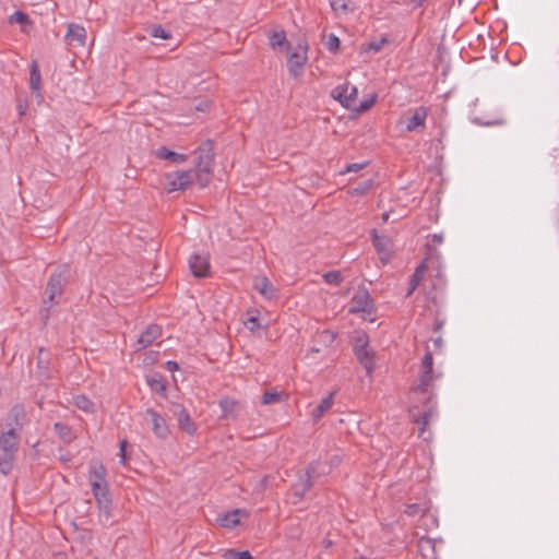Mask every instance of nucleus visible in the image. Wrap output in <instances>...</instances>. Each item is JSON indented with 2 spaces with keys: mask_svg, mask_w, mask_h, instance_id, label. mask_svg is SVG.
I'll return each instance as SVG.
<instances>
[{
  "mask_svg": "<svg viewBox=\"0 0 559 559\" xmlns=\"http://www.w3.org/2000/svg\"><path fill=\"white\" fill-rule=\"evenodd\" d=\"M212 170V154H201L197 159L194 169L176 170L165 174V190L167 192L185 191L194 183L200 188H205L211 181Z\"/></svg>",
  "mask_w": 559,
  "mask_h": 559,
  "instance_id": "obj_1",
  "label": "nucleus"
},
{
  "mask_svg": "<svg viewBox=\"0 0 559 559\" xmlns=\"http://www.w3.org/2000/svg\"><path fill=\"white\" fill-rule=\"evenodd\" d=\"M107 471L99 460L91 461L88 465V481L93 496L100 511L109 513L111 499L106 480Z\"/></svg>",
  "mask_w": 559,
  "mask_h": 559,
  "instance_id": "obj_2",
  "label": "nucleus"
},
{
  "mask_svg": "<svg viewBox=\"0 0 559 559\" xmlns=\"http://www.w3.org/2000/svg\"><path fill=\"white\" fill-rule=\"evenodd\" d=\"M332 96L343 107L359 114L369 110L376 104L378 98L376 93H371L365 95L362 99L359 100L357 86L350 84L349 82H345L336 86L332 91Z\"/></svg>",
  "mask_w": 559,
  "mask_h": 559,
  "instance_id": "obj_3",
  "label": "nucleus"
},
{
  "mask_svg": "<svg viewBox=\"0 0 559 559\" xmlns=\"http://www.w3.org/2000/svg\"><path fill=\"white\" fill-rule=\"evenodd\" d=\"M442 377L440 371L433 370V358L431 353H426L421 359V370L413 384L409 395L412 399H418L420 394H428L426 400L430 402L433 394V382Z\"/></svg>",
  "mask_w": 559,
  "mask_h": 559,
  "instance_id": "obj_4",
  "label": "nucleus"
},
{
  "mask_svg": "<svg viewBox=\"0 0 559 559\" xmlns=\"http://www.w3.org/2000/svg\"><path fill=\"white\" fill-rule=\"evenodd\" d=\"M309 45L305 38L298 39L295 44L288 45L286 49V67L293 78H300L304 74L308 62Z\"/></svg>",
  "mask_w": 559,
  "mask_h": 559,
  "instance_id": "obj_5",
  "label": "nucleus"
},
{
  "mask_svg": "<svg viewBox=\"0 0 559 559\" xmlns=\"http://www.w3.org/2000/svg\"><path fill=\"white\" fill-rule=\"evenodd\" d=\"M19 448V436L14 429L0 433V469L3 474L11 471Z\"/></svg>",
  "mask_w": 559,
  "mask_h": 559,
  "instance_id": "obj_6",
  "label": "nucleus"
},
{
  "mask_svg": "<svg viewBox=\"0 0 559 559\" xmlns=\"http://www.w3.org/2000/svg\"><path fill=\"white\" fill-rule=\"evenodd\" d=\"M353 350L359 364L366 369L367 374L371 376L374 369V353L369 348L368 335L358 332L354 338Z\"/></svg>",
  "mask_w": 559,
  "mask_h": 559,
  "instance_id": "obj_7",
  "label": "nucleus"
},
{
  "mask_svg": "<svg viewBox=\"0 0 559 559\" xmlns=\"http://www.w3.org/2000/svg\"><path fill=\"white\" fill-rule=\"evenodd\" d=\"M430 272V276L435 277L433 286H442L444 284L443 275L441 273L440 263L437 259L428 258L416 269L411 280V293L424 280L425 273Z\"/></svg>",
  "mask_w": 559,
  "mask_h": 559,
  "instance_id": "obj_8",
  "label": "nucleus"
},
{
  "mask_svg": "<svg viewBox=\"0 0 559 559\" xmlns=\"http://www.w3.org/2000/svg\"><path fill=\"white\" fill-rule=\"evenodd\" d=\"M428 117V110L425 107H418L414 109L411 117L401 119L399 126H402L405 131L413 132L418 129H424L426 119Z\"/></svg>",
  "mask_w": 559,
  "mask_h": 559,
  "instance_id": "obj_9",
  "label": "nucleus"
},
{
  "mask_svg": "<svg viewBox=\"0 0 559 559\" xmlns=\"http://www.w3.org/2000/svg\"><path fill=\"white\" fill-rule=\"evenodd\" d=\"M253 288L269 301L276 300L278 290L264 275H258L253 280Z\"/></svg>",
  "mask_w": 559,
  "mask_h": 559,
  "instance_id": "obj_10",
  "label": "nucleus"
},
{
  "mask_svg": "<svg viewBox=\"0 0 559 559\" xmlns=\"http://www.w3.org/2000/svg\"><path fill=\"white\" fill-rule=\"evenodd\" d=\"M246 518L248 513L245 510L236 509L218 516L217 522L222 527L231 530L240 525L241 520Z\"/></svg>",
  "mask_w": 559,
  "mask_h": 559,
  "instance_id": "obj_11",
  "label": "nucleus"
},
{
  "mask_svg": "<svg viewBox=\"0 0 559 559\" xmlns=\"http://www.w3.org/2000/svg\"><path fill=\"white\" fill-rule=\"evenodd\" d=\"M373 235V246L377 252L380 254V259L383 263H386L392 254L393 245L392 240L386 236H380L376 231Z\"/></svg>",
  "mask_w": 559,
  "mask_h": 559,
  "instance_id": "obj_12",
  "label": "nucleus"
},
{
  "mask_svg": "<svg viewBox=\"0 0 559 559\" xmlns=\"http://www.w3.org/2000/svg\"><path fill=\"white\" fill-rule=\"evenodd\" d=\"M66 40L69 45L83 47L86 40V29L79 24L71 23L68 25Z\"/></svg>",
  "mask_w": 559,
  "mask_h": 559,
  "instance_id": "obj_13",
  "label": "nucleus"
},
{
  "mask_svg": "<svg viewBox=\"0 0 559 559\" xmlns=\"http://www.w3.org/2000/svg\"><path fill=\"white\" fill-rule=\"evenodd\" d=\"M146 415L151 419L152 429L155 436L163 439L166 438L169 435V427L165 418L153 409H147Z\"/></svg>",
  "mask_w": 559,
  "mask_h": 559,
  "instance_id": "obj_14",
  "label": "nucleus"
},
{
  "mask_svg": "<svg viewBox=\"0 0 559 559\" xmlns=\"http://www.w3.org/2000/svg\"><path fill=\"white\" fill-rule=\"evenodd\" d=\"M154 156L158 159L168 160L173 165H181L188 160V156L186 154L171 151L166 146L156 148L154 151Z\"/></svg>",
  "mask_w": 559,
  "mask_h": 559,
  "instance_id": "obj_15",
  "label": "nucleus"
},
{
  "mask_svg": "<svg viewBox=\"0 0 559 559\" xmlns=\"http://www.w3.org/2000/svg\"><path fill=\"white\" fill-rule=\"evenodd\" d=\"M189 265L194 276L202 277L209 273L210 262L206 255H192L189 260Z\"/></svg>",
  "mask_w": 559,
  "mask_h": 559,
  "instance_id": "obj_16",
  "label": "nucleus"
},
{
  "mask_svg": "<svg viewBox=\"0 0 559 559\" xmlns=\"http://www.w3.org/2000/svg\"><path fill=\"white\" fill-rule=\"evenodd\" d=\"M178 427L189 436H194L198 431L197 424L192 420L190 415L185 408H181L177 414Z\"/></svg>",
  "mask_w": 559,
  "mask_h": 559,
  "instance_id": "obj_17",
  "label": "nucleus"
},
{
  "mask_svg": "<svg viewBox=\"0 0 559 559\" xmlns=\"http://www.w3.org/2000/svg\"><path fill=\"white\" fill-rule=\"evenodd\" d=\"M388 44H389V38L386 36H381L377 39L361 44L359 46L358 52L360 56L378 53Z\"/></svg>",
  "mask_w": 559,
  "mask_h": 559,
  "instance_id": "obj_18",
  "label": "nucleus"
},
{
  "mask_svg": "<svg viewBox=\"0 0 559 559\" xmlns=\"http://www.w3.org/2000/svg\"><path fill=\"white\" fill-rule=\"evenodd\" d=\"M63 283L60 275H52L46 287V295L50 304L56 302V298L62 294Z\"/></svg>",
  "mask_w": 559,
  "mask_h": 559,
  "instance_id": "obj_19",
  "label": "nucleus"
},
{
  "mask_svg": "<svg viewBox=\"0 0 559 559\" xmlns=\"http://www.w3.org/2000/svg\"><path fill=\"white\" fill-rule=\"evenodd\" d=\"M243 325L251 333H257L262 329H266V325L261 323L260 311L257 309H251L247 311V318L243 321Z\"/></svg>",
  "mask_w": 559,
  "mask_h": 559,
  "instance_id": "obj_20",
  "label": "nucleus"
},
{
  "mask_svg": "<svg viewBox=\"0 0 559 559\" xmlns=\"http://www.w3.org/2000/svg\"><path fill=\"white\" fill-rule=\"evenodd\" d=\"M29 87L37 97H41V75L36 61H33L29 67Z\"/></svg>",
  "mask_w": 559,
  "mask_h": 559,
  "instance_id": "obj_21",
  "label": "nucleus"
},
{
  "mask_svg": "<svg viewBox=\"0 0 559 559\" xmlns=\"http://www.w3.org/2000/svg\"><path fill=\"white\" fill-rule=\"evenodd\" d=\"M369 307V296L366 292L356 294L350 301V312L366 311Z\"/></svg>",
  "mask_w": 559,
  "mask_h": 559,
  "instance_id": "obj_22",
  "label": "nucleus"
},
{
  "mask_svg": "<svg viewBox=\"0 0 559 559\" xmlns=\"http://www.w3.org/2000/svg\"><path fill=\"white\" fill-rule=\"evenodd\" d=\"M269 44L274 50H282L283 48L287 49L288 45H292V43L287 41L286 35L283 31L273 32L269 36Z\"/></svg>",
  "mask_w": 559,
  "mask_h": 559,
  "instance_id": "obj_23",
  "label": "nucleus"
},
{
  "mask_svg": "<svg viewBox=\"0 0 559 559\" xmlns=\"http://www.w3.org/2000/svg\"><path fill=\"white\" fill-rule=\"evenodd\" d=\"M160 335V328L157 325H150L140 336L139 343L142 346H148Z\"/></svg>",
  "mask_w": 559,
  "mask_h": 559,
  "instance_id": "obj_24",
  "label": "nucleus"
},
{
  "mask_svg": "<svg viewBox=\"0 0 559 559\" xmlns=\"http://www.w3.org/2000/svg\"><path fill=\"white\" fill-rule=\"evenodd\" d=\"M73 403L74 405L87 413V414H93L96 412V406H95V403L93 401H91L87 396L85 395H78L73 399Z\"/></svg>",
  "mask_w": 559,
  "mask_h": 559,
  "instance_id": "obj_25",
  "label": "nucleus"
},
{
  "mask_svg": "<svg viewBox=\"0 0 559 559\" xmlns=\"http://www.w3.org/2000/svg\"><path fill=\"white\" fill-rule=\"evenodd\" d=\"M333 405V393L323 399L320 404L314 408L312 417L314 419L321 418Z\"/></svg>",
  "mask_w": 559,
  "mask_h": 559,
  "instance_id": "obj_26",
  "label": "nucleus"
},
{
  "mask_svg": "<svg viewBox=\"0 0 559 559\" xmlns=\"http://www.w3.org/2000/svg\"><path fill=\"white\" fill-rule=\"evenodd\" d=\"M433 414V409L432 408H428L427 411L424 412L423 415H417L415 413V409L412 408L411 409V416L413 418V420L419 425H421L420 427V433L424 432L425 428L427 427V425L429 424V419L430 417L432 416Z\"/></svg>",
  "mask_w": 559,
  "mask_h": 559,
  "instance_id": "obj_27",
  "label": "nucleus"
},
{
  "mask_svg": "<svg viewBox=\"0 0 559 559\" xmlns=\"http://www.w3.org/2000/svg\"><path fill=\"white\" fill-rule=\"evenodd\" d=\"M237 406H238V402L235 399H231L228 396L223 397L219 401V407L225 417L233 415L236 412Z\"/></svg>",
  "mask_w": 559,
  "mask_h": 559,
  "instance_id": "obj_28",
  "label": "nucleus"
},
{
  "mask_svg": "<svg viewBox=\"0 0 559 559\" xmlns=\"http://www.w3.org/2000/svg\"><path fill=\"white\" fill-rule=\"evenodd\" d=\"M285 399L284 394L274 390L266 391L261 400V404L270 405L282 402Z\"/></svg>",
  "mask_w": 559,
  "mask_h": 559,
  "instance_id": "obj_29",
  "label": "nucleus"
},
{
  "mask_svg": "<svg viewBox=\"0 0 559 559\" xmlns=\"http://www.w3.org/2000/svg\"><path fill=\"white\" fill-rule=\"evenodd\" d=\"M10 23L20 24L22 31L26 32L27 27L31 25V20L25 13L16 11L10 16Z\"/></svg>",
  "mask_w": 559,
  "mask_h": 559,
  "instance_id": "obj_30",
  "label": "nucleus"
},
{
  "mask_svg": "<svg viewBox=\"0 0 559 559\" xmlns=\"http://www.w3.org/2000/svg\"><path fill=\"white\" fill-rule=\"evenodd\" d=\"M331 7L337 13L353 11V2L350 0H331Z\"/></svg>",
  "mask_w": 559,
  "mask_h": 559,
  "instance_id": "obj_31",
  "label": "nucleus"
},
{
  "mask_svg": "<svg viewBox=\"0 0 559 559\" xmlns=\"http://www.w3.org/2000/svg\"><path fill=\"white\" fill-rule=\"evenodd\" d=\"M371 188H372V181L371 180H366L364 182H360L356 187L352 188L350 190H348V194H350L352 197L364 195Z\"/></svg>",
  "mask_w": 559,
  "mask_h": 559,
  "instance_id": "obj_32",
  "label": "nucleus"
},
{
  "mask_svg": "<svg viewBox=\"0 0 559 559\" xmlns=\"http://www.w3.org/2000/svg\"><path fill=\"white\" fill-rule=\"evenodd\" d=\"M55 429L57 431V433L67 442H70L73 440V433L71 431V429L63 425V424H60V423H56L55 424Z\"/></svg>",
  "mask_w": 559,
  "mask_h": 559,
  "instance_id": "obj_33",
  "label": "nucleus"
},
{
  "mask_svg": "<svg viewBox=\"0 0 559 559\" xmlns=\"http://www.w3.org/2000/svg\"><path fill=\"white\" fill-rule=\"evenodd\" d=\"M147 383L157 393H164L166 390V384L162 377H152L147 380Z\"/></svg>",
  "mask_w": 559,
  "mask_h": 559,
  "instance_id": "obj_34",
  "label": "nucleus"
},
{
  "mask_svg": "<svg viewBox=\"0 0 559 559\" xmlns=\"http://www.w3.org/2000/svg\"><path fill=\"white\" fill-rule=\"evenodd\" d=\"M310 485H304L302 488H299V487H294L289 493V499L293 503H298L305 492L309 489Z\"/></svg>",
  "mask_w": 559,
  "mask_h": 559,
  "instance_id": "obj_35",
  "label": "nucleus"
},
{
  "mask_svg": "<svg viewBox=\"0 0 559 559\" xmlns=\"http://www.w3.org/2000/svg\"><path fill=\"white\" fill-rule=\"evenodd\" d=\"M340 45H341V41L336 35L330 34L326 37L325 47L329 51L336 52L340 49Z\"/></svg>",
  "mask_w": 559,
  "mask_h": 559,
  "instance_id": "obj_36",
  "label": "nucleus"
},
{
  "mask_svg": "<svg viewBox=\"0 0 559 559\" xmlns=\"http://www.w3.org/2000/svg\"><path fill=\"white\" fill-rule=\"evenodd\" d=\"M224 559H252L249 551L227 550L223 555Z\"/></svg>",
  "mask_w": 559,
  "mask_h": 559,
  "instance_id": "obj_37",
  "label": "nucleus"
},
{
  "mask_svg": "<svg viewBox=\"0 0 559 559\" xmlns=\"http://www.w3.org/2000/svg\"><path fill=\"white\" fill-rule=\"evenodd\" d=\"M324 281L330 285H340L342 282V275L337 271L328 272L323 275Z\"/></svg>",
  "mask_w": 559,
  "mask_h": 559,
  "instance_id": "obj_38",
  "label": "nucleus"
},
{
  "mask_svg": "<svg viewBox=\"0 0 559 559\" xmlns=\"http://www.w3.org/2000/svg\"><path fill=\"white\" fill-rule=\"evenodd\" d=\"M151 35L155 38H160V39H169L170 38L169 33L166 29H164L162 26H155L152 29Z\"/></svg>",
  "mask_w": 559,
  "mask_h": 559,
  "instance_id": "obj_39",
  "label": "nucleus"
},
{
  "mask_svg": "<svg viewBox=\"0 0 559 559\" xmlns=\"http://www.w3.org/2000/svg\"><path fill=\"white\" fill-rule=\"evenodd\" d=\"M426 510L425 508H421L419 504H409L407 506L406 508V513L411 516L413 515H417V514H425L426 513Z\"/></svg>",
  "mask_w": 559,
  "mask_h": 559,
  "instance_id": "obj_40",
  "label": "nucleus"
},
{
  "mask_svg": "<svg viewBox=\"0 0 559 559\" xmlns=\"http://www.w3.org/2000/svg\"><path fill=\"white\" fill-rule=\"evenodd\" d=\"M364 167H365V164H358V163L349 164L341 174L356 173V171L361 170Z\"/></svg>",
  "mask_w": 559,
  "mask_h": 559,
  "instance_id": "obj_41",
  "label": "nucleus"
},
{
  "mask_svg": "<svg viewBox=\"0 0 559 559\" xmlns=\"http://www.w3.org/2000/svg\"><path fill=\"white\" fill-rule=\"evenodd\" d=\"M126 448H127V441L123 440L120 444V461L122 464H126L127 457H126Z\"/></svg>",
  "mask_w": 559,
  "mask_h": 559,
  "instance_id": "obj_42",
  "label": "nucleus"
},
{
  "mask_svg": "<svg viewBox=\"0 0 559 559\" xmlns=\"http://www.w3.org/2000/svg\"><path fill=\"white\" fill-rule=\"evenodd\" d=\"M25 110H26V105H22V104H20V105L17 106V111H19V114H20V115H24V114H25Z\"/></svg>",
  "mask_w": 559,
  "mask_h": 559,
  "instance_id": "obj_43",
  "label": "nucleus"
},
{
  "mask_svg": "<svg viewBox=\"0 0 559 559\" xmlns=\"http://www.w3.org/2000/svg\"><path fill=\"white\" fill-rule=\"evenodd\" d=\"M416 5H421L426 0H412Z\"/></svg>",
  "mask_w": 559,
  "mask_h": 559,
  "instance_id": "obj_44",
  "label": "nucleus"
},
{
  "mask_svg": "<svg viewBox=\"0 0 559 559\" xmlns=\"http://www.w3.org/2000/svg\"><path fill=\"white\" fill-rule=\"evenodd\" d=\"M168 366H169V368H173V367L176 368L177 367L176 364L171 362V361H168Z\"/></svg>",
  "mask_w": 559,
  "mask_h": 559,
  "instance_id": "obj_45",
  "label": "nucleus"
},
{
  "mask_svg": "<svg viewBox=\"0 0 559 559\" xmlns=\"http://www.w3.org/2000/svg\"><path fill=\"white\" fill-rule=\"evenodd\" d=\"M168 366H169V368H173V367L176 368L177 367L176 364L171 362V361H168Z\"/></svg>",
  "mask_w": 559,
  "mask_h": 559,
  "instance_id": "obj_46",
  "label": "nucleus"
},
{
  "mask_svg": "<svg viewBox=\"0 0 559 559\" xmlns=\"http://www.w3.org/2000/svg\"><path fill=\"white\" fill-rule=\"evenodd\" d=\"M324 335H325L326 337L333 338V335H332L330 332H324Z\"/></svg>",
  "mask_w": 559,
  "mask_h": 559,
  "instance_id": "obj_47",
  "label": "nucleus"
}]
</instances>
